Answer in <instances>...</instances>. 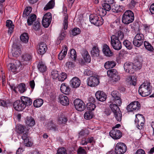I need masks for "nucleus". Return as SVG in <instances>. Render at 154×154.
I'll return each instance as SVG.
<instances>
[{
	"label": "nucleus",
	"mask_w": 154,
	"mask_h": 154,
	"mask_svg": "<svg viewBox=\"0 0 154 154\" xmlns=\"http://www.w3.org/2000/svg\"><path fill=\"white\" fill-rule=\"evenodd\" d=\"M138 92L142 97H145L149 95L152 92L150 83L148 82L143 83L140 86Z\"/></svg>",
	"instance_id": "f257e3e1"
},
{
	"label": "nucleus",
	"mask_w": 154,
	"mask_h": 154,
	"mask_svg": "<svg viewBox=\"0 0 154 154\" xmlns=\"http://www.w3.org/2000/svg\"><path fill=\"white\" fill-rule=\"evenodd\" d=\"M134 19V15L133 13L131 11L128 10L123 14L122 21L123 23L128 25L132 22Z\"/></svg>",
	"instance_id": "f03ea898"
},
{
	"label": "nucleus",
	"mask_w": 154,
	"mask_h": 154,
	"mask_svg": "<svg viewBox=\"0 0 154 154\" xmlns=\"http://www.w3.org/2000/svg\"><path fill=\"white\" fill-rule=\"evenodd\" d=\"M91 23L97 26H101L103 23V20L101 17L95 14H91L89 16Z\"/></svg>",
	"instance_id": "7ed1b4c3"
},
{
	"label": "nucleus",
	"mask_w": 154,
	"mask_h": 154,
	"mask_svg": "<svg viewBox=\"0 0 154 154\" xmlns=\"http://www.w3.org/2000/svg\"><path fill=\"white\" fill-rule=\"evenodd\" d=\"M107 74L113 82H116L120 80V76L116 69H109L107 71Z\"/></svg>",
	"instance_id": "20e7f679"
},
{
	"label": "nucleus",
	"mask_w": 154,
	"mask_h": 154,
	"mask_svg": "<svg viewBox=\"0 0 154 154\" xmlns=\"http://www.w3.org/2000/svg\"><path fill=\"white\" fill-rule=\"evenodd\" d=\"M135 116V124L139 129H141L143 128L145 122V118L142 115L139 114L136 115Z\"/></svg>",
	"instance_id": "39448f33"
},
{
	"label": "nucleus",
	"mask_w": 154,
	"mask_h": 154,
	"mask_svg": "<svg viewBox=\"0 0 154 154\" xmlns=\"http://www.w3.org/2000/svg\"><path fill=\"white\" fill-rule=\"evenodd\" d=\"M127 150L126 145L123 143H118L115 146V152L116 154H123Z\"/></svg>",
	"instance_id": "423d86ee"
},
{
	"label": "nucleus",
	"mask_w": 154,
	"mask_h": 154,
	"mask_svg": "<svg viewBox=\"0 0 154 154\" xmlns=\"http://www.w3.org/2000/svg\"><path fill=\"white\" fill-rule=\"evenodd\" d=\"M52 20L51 14L47 13L44 16L42 21V23L44 27L45 28L48 27L49 26Z\"/></svg>",
	"instance_id": "0eeeda50"
},
{
	"label": "nucleus",
	"mask_w": 154,
	"mask_h": 154,
	"mask_svg": "<svg viewBox=\"0 0 154 154\" xmlns=\"http://www.w3.org/2000/svg\"><path fill=\"white\" fill-rule=\"evenodd\" d=\"M73 103L75 109L79 111H82L85 108V103L79 99L75 100Z\"/></svg>",
	"instance_id": "6e6552de"
},
{
	"label": "nucleus",
	"mask_w": 154,
	"mask_h": 154,
	"mask_svg": "<svg viewBox=\"0 0 154 154\" xmlns=\"http://www.w3.org/2000/svg\"><path fill=\"white\" fill-rule=\"evenodd\" d=\"M111 95L112 97V102L120 106L122 103V101L119 93L116 91H114L111 92Z\"/></svg>",
	"instance_id": "1a4fd4ad"
},
{
	"label": "nucleus",
	"mask_w": 154,
	"mask_h": 154,
	"mask_svg": "<svg viewBox=\"0 0 154 154\" xmlns=\"http://www.w3.org/2000/svg\"><path fill=\"white\" fill-rule=\"evenodd\" d=\"M140 104L137 101H135L131 103L127 107L126 109L128 112L135 110H138L140 107Z\"/></svg>",
	"instance_id": "9d476101"
},
{
	"label": "nucleus",
	"mask_w": 154,
	"mask_h": 154,
	"mask_svg": "<svg viewBox=\"0 0 154 154\" xmlns=\"http://www.w3.org/2000/svg\"><path fill=\"white\" fill-rule=\"evenodd\" d=\"M109 134L110 136L115 140L119 139L122 136V133L119 130L112 128L110 131Z\"/></svg>",
	"instance_id": "9b49d317"
},
{
	"label": "nucleus",
	"mask_w": 154,
	"mask_h": 154,
	"mask_svg": "<svg viewBox=\"0 0 154 154\" xmlns=\"http://www.w3.org/2000/svg\"><path fill=\"white\" fill-rule=\"evenodd\" d=\"M13 106L14 109L18 111L23 110L26 107L24 103H23L21 100H17L14 102Z\"/></svg>",
	"instance_id": "f8f14e48"
},
{
	"label": "nucleus",
	"mask_w": 154,
	"mask_h": 154,
	"mask_svg": "<svg viewBox=\"0 0 154 154\" xmlns=\"http://www.w3.org/2000/svg\"><path fill=\"white\" fill-rule=\"evenodd\" d=\"M99 83V79L95 76H90L87 79V84L90 86L95 87Z\"/></svg>",
	"instance_id": "ddd939ff"
},
{
	"label": "nucleus",
	"mask_w": 154,
	"mask_h": 154,
	"mask_svg": "<svg viewBox=\"0 0 154 154\" xmlns=\"http://www.w3.org/2000/svg\"><path fill=\"white\" fill-rule=\"evenodd\" d=\"M132 63L126 62L124 65V67L125 71L130 74H132L134 72L135 68L134 67Z\"/></svg>",
	"instance_id": "4468645a"
},
{
	"label": "nucleus",
	"mask_w": 154,
	"mask_h": 154,
	"mask_svg": "<svg viewBox=\"0 0 154 154\" xmlns=\"http://www.w3.org/2000/svg\"><path fill=\"white\" fill-rule=\"evenodd\" d=\"M111 43L112 48L115 50H119L122 48V44L120 41L111 37Z\"/></svg>",
	"instance_id": "2eb2a0df"
},
{
	"label": "nucleus",
	"mask_w": 154,
	"mask_h": 154,
	"mask_svg": "<svg viewBox=\"0 0 154 154\" xmlns=\"http://www.w3.org/2000/svg\"><path fill=\"white\" fill-rule=\"evenodd\" d=\"M18 64L15 65V64L12 63H10L7 65V67L9 69L13 72H18L20 70V63L19 61H17Z\"/></svg>",
	"instance_id": "dca6fc26"
},
{
	"label": "nucleus",
	"mask_w": 154,
	"mask_h": 154,
	"mask_svg": "<svg viewBox=\"0 0 154 154\" xmlns=\"http://www.w3.org/2000/svg\"><path fill=\"white\" fill-rule=\"evenodd\" d=\"M48 50L47 45L43 42H41L38 47L37 52L38 54L42 55L45 54Z\"/></svg>",
	"instance_id": "f3484780"
},
{
	"label": "nucleus",
	"mask_w": 154,
	"mask_h": 154,
	"mask_svg": "<svg viewBox=\"0 0 154 154\" xmlns=\"http://www.w3.org/2000/svg\"><path fill=\"white\" fill-rule=\"evenodd\" d=\"M95 96L97 99L99 101L103 102L105 101L106 98V95L103 91H98L95 94Z\"/></svg>",
	"instance_id": "a211bd4d"
},
{
	"label": "nucleus",
	"mask_w": 154,
	"mask_h": 154,
	"mask_svg": "<svg viewBox=\"0 0 154 154\" xmlns=\"http://www.w3.org/2000/svg\"><path fill=\"white\" fill-rule=\"evenodd\" d=\"M60 103L63 105L67 106L69 105V101L68 97L64 95H60L58 97Z\"/></svg>",
	"instance_id": "6ab92c4d"
},
{
	"label": "nucleus",
	"mask_w": 154,
	"mask_h": 154,
	"mask_svg": "<svg viewBox=\"0 0 154 154\" xmlns=\"http://www.w3.org/2000/svg\"><path fill=\"white\" fill-rule=\"evenodd\" d=\"M81 82L79 79L76 77H73L70 82L72 87L73 88H77L80 85Z\"/></svg>",
	"instance_id": "aec40b11"
},
{
	"label": "nucleus",
	"mask_w": 154,
	"mask_h": 154,
	"mask_svg": "<svg viewBox=\"0 0 154 154\" xmlns=\"http://www.w3.org/2000/svg\"><path fill=\"white\" fill-rule=\"evenodd\" d=\"M60 90L63 93L66 95H68L70 92V89L69 86L65 83L61 84Z\"/></svg>",
	"instance_id": "412c9836"
},
{
	"label": "nucleus",
	"mask_w": 154,
	"mask_h": 154,
	"mask_svg": "<svg viewBox=\"0 0 154 154\" xmlns=\"http://www.w3.org/2000/svg\"><path fill=\"white\" fill-rule=\"evenodd\" d=\"M12 88L13 89L14 91L15 92H17L16 90L17 89H18V91L21 93H24L26 91L25 85L23 83L20 84L17 86H13Z\"/></svg>",
	"instance_id": "4be33fe9"
},
{
	"label": "nucleus",
	"mask_w": 154,
	"mask_h": 154,
	"mask_svg": "<svg viewBox=\"0 0 154 154\" xmlns=\"http://www.w3.org/2000/svg\"><path fill=\"white\" fill-rule=\"evenodd\" d=\"M81 54L85 61L90 63L91 61V58L88 51L85 50L83 49L82 51Z\"/></svg>",
	"instance_id": "5701e85b"
},
{
	"label": "nucleus",
	"mask_w": 154,
	"mask_h": 154,
	"mask_svg": "<svg viewBox=\"0 0 154 154\" xmlns=\"http://www.w3.org/2000/svg\"><path fill=\"white\" fill-rule=\"evenodd\" d=\"M20 100L23 102L24 103L25 106H28L31 105L32 103V100L30 98L25 97L22 96L20 98Z\"/></svg>",
	"instance_id": "b1692460"
},
{
	"label": "nucleus",
	"mask_w": 154,
	"mask_h": 154,
	"mask_svg": "<svg viewBox=\"0 0 154 154\" xmlns=\"http://www.w3.org/2000/svg\"><path fill=\"white\" fill-rule=\"evenodd\" d=\"M124 36V35L123 32L119 30L115 35H112L111 37L120 41L123 39Z\"/></svg>",
	"instance_id": "393cba45"
},
{
	"label": "nucleus",
	"mask_w": 154,
	"mask_h": 154,
	"mask_svg": "<svg viewBox=\"0 0 154 154\" xmlns=\"http://www.w3.org/2000/svg\"><path fill=\"white\" fill-rule=\"evenodd\" d=\"M12 50V54L14 57H17L20 54V48L16 45H13Z\"/></svg>",
	"instance_id": "a878e982"
},
{
	"label": "nucleus",
	"mask_w": 154,
	"mask_h": 154,
	"mask_svg": "<svg viewBox=\"0 0 154 154\" xmlns=\"http://www.w3.org/2000/svg\"><path fill=\"white\" fill-rule=\"evenodd\" d=\"M103 51L105 55L108 57H110L112 55V53L111 51L108 46L105 44L103 46Z\"/></svg>",
	"instance_id": "bb28decb"
},
{
	"label": "nucleus",
	"mask_w": 154,
	"mask_h": 154,
	"mask_svg": "<svg viewBox=\"0 0 154 154\" xmlns=\"http://www.w3.org/2000/svg\"><path fill=\"white\" fill-rule=\"evenodd\" d=\"M67 121V117L62 114H60L57 118V122L59 124H65Z\"/></svg>",
	"instance_id": "cd10ccee"
},
{
	"label": "nucleus",
	"mask_w": 154,
	"mask_h": 154,
	"mask_svg": "<svg viewBox=\"0 0 154 154\" xmlns=\"http://www.w3.org/2000/svg\"><path fill=\"white\" fill-rule=\"evenodd\" d=\"M37 67L38 70L41 72H45L47 69V67L44 63L40 61L39 62Z\"/></svg>",
	"instance_id": "c85d7f7f"
},
{
	"label": "nucleus",
	"mask_w": 154,
	"mask_h": 154,
	"mask_svg": "<svg viewBox=\"0 0 154 154\" xmlns=\"http://www.w3.org/2000/svg\"><path fill=\"white\" fill-rule=\"evenodd\" d=\"M25 122L26 124L29 126H32L35 123L34 119L31 116H27L26 118Z\"/></svg>",
	"instance_id": "c756f323"
},
{
	"label": "nucleus",
	"mask_w": 154,
	"mask_h": 154,
	"mask_svg": "<svg viewBox=\"0 0 154 154\" xmlns=\"http://www.w3.org/2000/svg\"><path fill=\"white\" fill-rule=\"evenodd\" d=\"M122 6H120L115 4L113 5H112V9L111 11L113 12L118 13L122 11Z\"/></svg>",
	"instance_id": "7c9ffc66"
},
{
	"label": "nucleus",
	"mask_w": 154,
	"mask_h": 154,
	"mask_svg": "<svg viewBox=\"0 0 154 154\" xmlns=\"http://www.w3.org/2000/svg\"><path fill=\"white\" fill-rule=\"evenodd\" d=\"M116 65V62L114 61H109L106 62L104 64V67L106 69L112 68Z\"/></svg>",
	"instance_id": "2f4dec72"
},
{
	"label": "nucleus",
	"mask_w": 154,
	"mask_h": 154,
	"mask_svg": "<svg viewBox=\"0 0 154 154\" xmlns=\"http://www.w3.org/2000/svg\"><path fill=\"white\" fill-rule=\"evenodd\" d=\"M6 26L9 28L8 32L11 34L14 28V25L13 24L12 21L10 20H8L6 21Z\"/></svg>",
	"instance_id": "473e14b6"
},
{
	"label": "nucleus",
	"mask_w": 154,
	"mask_h": 154,
	"mask_svg": "<svg viewBox=\"0 0 154 154\" xmlns=\"http://www.w3.org/2000/svg\"><path fill=\"white\" fill-rule=\"evenodd\" d=\"M36 18V15L35 14L30 15L27 19V23L29 26L31 25L35 20Z\"/></svg>",
	"instance_id": "72a5a7b5"
},
{
	"label": "nucleus",
	"mask_w": 154,
	"mask_h": 154,
	"mask_svg": "<svg viewBox=\"0 0 154 154\" xmlns=\"http://www.w3.org/2000/svg\"><path fill=\"white\" fill-rule=\"evenodd\" d=\"M20 38L21 41L23 42L26 43L28 42L29 37L27 33H23L21 35Z\"/></svg>",
	"instance_id": "f704fd0d"
},
{
	"label": "nucleus",
	"mask_w": 154,
	"mask_h": 154,
	"mask_svg": "<svg viewBox=\"0 0 154 154\" xmlns=\"http://www.w3.org/2000/svg\"><path fill=\"white\" fill-rule=\"evenodd\" d=\"M16 128L17 132L20 134H22L24 133L27 131L26 130L27 129H26V127L21 125H18Z\"/></svg>",
	"instance_id": "c9c22d12"
},
{
	"label": "nucleus",
	"mask_w": 154,
	"mask_h": 154,
	"mask_svg": "<svg viewBox=\"0 0 154 154\" xmlns=\"http://www.w3.org/2000/svg\"><path fill=\"white\" fill-rule=\"evenodd\" d=\"M118 106H119L118 104L115 103L110 104L109 107L114 113H115L117 112L120 111Z\"/></svg>",
	"instance_id": "e433bc0d"
},
{
	"label": "nucleus",
	"mask_w": 154,
	"mask_h": 154,
	"mask_svg": "<svg viewBox=\"0 0 154 154\" xmlns=\"http://www.w3.org/2000/svg\"><path fill=\"white\" fill-rule=\"evenodd\" d=\"M55 5L54 0H51L44 8V10L46 11L52 8Z\"/></svg>",
	"instance_id": "4c0bfd02"
},
{
	"label": "nucleus",
	"mask_w": 154,
	"mask_h": 154,
	"mask_svg": "<svg viewBox=\"0 0 154 154\" xmlns=\"http://www.w3.org/2000/svg\"><path fill=\"white\" fill-rule=\"evenodd\" d=\"M48 129L50 130L56 131L58 130V126L55 124L52 121H50L49 122Z\"/></svg>",
	"instance_id": "58836bf2"
},
{
	"label": "nucleus",
	"mask_w": 154,
	"mask_h": 154,
	"mask_svg": "<svg viewBox=\"0 0 154 154\" xmlns=\"http://www.w3.org/2000/svg\"><path fill=\"white\" fill-rule=\"evenodd\" d=\"M43 101L41 99H38L35 100L33 103L34 106L36 107H40L43 104Z\"/></svg>",
	"instance_id": "ea45409f"
},
{
	"label": "nucleus",
	"mask_w": 154,
	"mask_h": 154,
	"mask_svg": "<svg viewBox=\"0 0 154 154\" xmlns=\"http://www.w3.org/2000/svg\"><path fill=\"white\" fill-rule=\"evenodd\" d=\"M91 54L94 57H98L100 54L99 50L97 47L94 46L91 50Z\"/></svg>",
	"instance_id": "a19ab883"
},
{
	"label": "nucleus",
	"mask_w": 154,
	"mask_h": 154,
	"mask_svg": "<svg viewBox=\"0 0 154 154\" xmlns=\"http://www.w3.org/2000/svg\"><path fill=\"white\" fill-rule=\"evenodd\" d=\"M144 45L145 48L148 51H153L154 50L153 46L148 42L145 41L144 42Z\"/></svg>",
	"instance_id": "79ce46f5"
},
{
	"label": "nucleus",
	"mask_w": 154,
	"mask_h": 154,
	"mask_svg": "<svg viewBox=\"0 0 154 154\" xmlns=\"http://www.w3.org/2000/svg\"><path fill=\"white\" fill-rule=\"evenodd\" d=\"M144 41L134 38L133 43L134 45L137 47H140L143 44Z\"/></svg>",
	"instance_id": "37998d69"
},
{
	"label": "nucleus",
	"mask_w": 154,
	"mask_h": 154,
	"mask_svg": "<svg viewBox=\"0 0 154 154\" xmlns=\"http://www.w3.org/2000/svg\"><path fill=\"white\" fill-rule=\"evenodd\" d=\"M94 115L90 111L86 112L84 114V117L85 119L89 120L93 117Z\"/></svg>",
	"instance_id": "c03bdc74"
},
{
	"label": "nucleus",
	"mask_w": 154,
	"mask_h": 154,
	"mask_svg": "<svg viewBox=\"0 0 154 154\" xmlns=\"http://www.w3.org/2000/svg\"><path fill=\"white\" fill-rule=\"evenodd\" d=\"M69 55L74 60H76L77 55L76 51L74 49H72L70 50Z\"/></svg>",
	"instance_id": "a18cd8bd"
},
{
	"label": "nucleus",
	"mask_w": 154,
	"mask_h": 154,
	"mask_svg": "<svg viewBox=\"0 0 154 154\" xmlns=\"http://www.w3.org/2000/svg\"><path fill=\"white\" fill-rule=\"evenodd\" d=\"M22 58L24 62H27L31 60L32 57L30 54H26L23 55Z\"/></svg>",
	"instance_id": "49530a36"
},
{
	"label": "nucleus",
	"mask_w": 154,
	"mask_h": 154,
	"mask_svg": "<svg viewBox=\"0 0 154 154\" xmlns=\"http://www.w3.org/2000/svg\"><path fill=\"white\" fill-rule=\"evenodd\" d=\"M87 107L89 111L91 112L94 110L96 107V106L92 103H89L87 104Z\"/></svg>",
	"instance_id": "de8ad7c7"
},
{
	"label": "nucleus",
	"mask_w": 154,
	"mask_h": 154,
	"mask_svg": "<svg viewBox=\"0 0 154 154\" xmlns=\"http://www.w3.org/2000/svg\"><path fill=\"white\" fill-rule=\"evenodd\" d=\"M32 8L28 7L26 8L23 12V17H26L28 16L32 11Z\"/></svg>",
	"instance_id": "09e8293b"
},
{
	"label": "nucleus",
	"mask_w": 154,
	"mask_h": 154,
	"mask_svg": "<svg viewBox=\"0 0 154 154\" xmlns=\"http://www.w3.org/2000/svg\"><path fill=\"white\" fill-rule=\"evenodd\" d=\"M67 78V75L65 72H62L59 76L58 79L60 81H64Z\"/></svg>",
	"instance_id": "8fccbe9b"
},
{
	"label": "nucleus",
	"mask_w": 154,
	"mask_h": 154,
	"mask_svg": "<svg viewBox=\"0 0 154 154\" xmlns=\"http://www.w3.org/2000/svg\"><path fill=\"white\" fill-rule=\"evenodd\" d=\"M103 8L106 11V12L107 11H111L112 9L111 5L108 4L104 3L103 5Z\"/></svg>",
	"instance_id": "3c124183"
},
{
	"label": "nucleus",
	"mask_w": 154,
	"mask_h": 154,
	"mask_svg": "<svg viewBox=\"0 0 154 154\" xmlns=\"http://www.w3.org/2000/svg\"><path fill=\"white\" fill-rule=\"evenodd\" d=\"M115 115V118L118 121L120 122L121 121L122 118V113L120 111L117 112L115 113H114Z\"/></svg>",
	"instance_id": "603ef678"
},
{
	"label": "nucleus",
	"mask_w": 154,
	"mask_h": 154,
	"mask_svg": "<svg viewBox=\"0 0 154 154\" xmlns=\"http://www.w3.org/2000/svg\"><path fill=\"white\" fill-rule=\"evenodd\" d=\"M97 13L101 17V16H105L107 12H106V11L104 10V9L103 8H100L99 9H97Z\"/></svg>",
	"instance_id": "864d4df0"
},
{
	"label": "nucleus",
	"mask_w": 154,
	"mask_h": 154,
	"mask_svg": "<svg viewBox=\"0 0 154 154\" xmlns=\"http://www.w3.org/2000/svg\"><path fill=\"white\" fill-rule=\"evenodd\" d=\"M144 30L146 32H151L152 30V28L150 25L148 24H144L143 25Z\"/></svg>",
	"instance_id": "5fc2aeb1"
},
{
	"label": "nucleus",
	"mask_w": 154,
	"mask_h": 154,
	"mask_svg": "<svg viewBox=\"0 0 154 154\" xmlns=\"http://www.w3.org/2000/svg\"><path fill=\"white\" fill-rule=\"evenodd\" d=\"M124 45L128 49H131L132 48V45L130 42L128 40H126L124 41Z\"/></svg>",
	"instance_id": "6e6d98bb"
},
{
	"label": "nucleus",
	"mask_w": 154,
	"mask_h": 154,
	"mask_svg": "<svg viewBox=\"0 0 154 154\" xmlns=\"http://www.w3.org/2000/svg\"><path fill=\"white\" fill-rule=\"evenodd\" d=\"M65 35L66 34L64 32L61 33L57 38V44H59L61 43V41L64 39Z\"/></svg>",
	"instance_id": "4d7b16f0"
},
{
	"label": "nucleus",
	"mask_w": 154,
	"mask_h": 154,
	"mask_svg": "<svg viewBox=\"0 0 154 154\" xmlns=\"http://www.w3.org/2000/svg\"><path fill=\"white\" fill-rule=\"evenodd\" d=\"M81 32L80 29L78 28H75L72 30V34L73 36H75L80 34Z\"/></svg>",
	"instance_id": "13d9d810"
},
{
	"label": "nucleus",
	"mask_w": 154,
	"mask_h": 154,
	"mask_svg": "<svg viewBox=\"0 0 154 154\" xmlns=\"http://www.w3.org/2000/svg\"><path fill=\"white\" fill-rule=\"evenodd\" d=\"M68 16L66 15L64 17L63 23V28L64 30H66L68 27Z\"/></svg>",
	"instance_id": "bf43d9fd"
},
{
	"label": "nucleus",
	"mask_w": 154,
	"mask_h": 154,
	"mask_svg": "<svg viewBox=\"0 0 154 154\" xmlns=\"http://www.w3.org/2000/svg\"><path fill=\"white\" fill-rule=\"evenodd\" d=\"M56 154H67L66 149L62 147L59 148Z\"/></svg>",
	"instance_id": "052dcab7"
},
{
	"label": "nucleus",
	"mask_w": 154,
	"mask_h": 154,
	"mask_svg": "<svg viewBox=\"0 0 154 154\" xmlns=\"http://www.w3.org/2000/svg\"><path fill=\"white\" fill-rule=\"evenodd\" d=\"M134 38L143 41H144V35L141 33L137 34Z\"/></svg>",
	"instance_id": "680f3d73"
},
{
	"label": "nucleus",
	"mask_w": 154,
	"mask_h": 154,
	"mask_svg": "<svg viewBox=\"0 0 154 154\" xmlns=\"http://www.w3.org/2000/svg\"><path fill=\"white\" fill-rule=\"evenodd\" d=\"M58 72L56 70H53L51 72V75L54 79H56L58 78L59 75Z\"/></svg>",
	"instance_id": "e2e57ef3"
},
{
	"label": "nucleus",
	"mask_w": 154,
	"mask_h": 154,
	"mask_svg": "<svg viewBox=\"0 0 154 154\" xmlns=\"http://www.w3.org/2000/svg\"><path fill=\"white\" fill-rule=\"evenodd\" d=\"M33 29L36 31L40 29V23L38 21H36L35 22L34 25L33 26Z\"/></svg>",
	"instance_id": "0e129e2a"
},
{
	"label": "nucleus",
	"mask_w": 154,
	"mask_h": 154,
	"mask_svg": "<svg viewBox=\"0 0 154 154\" xmlns=\"http://www.w3.org/2000/svg\"><path fill=\"white\" fill-rule=\"evenodd\" d=\"M78 154H86V152L85 150L82 148V147H79L77 151Z\"/></svg>",
	"instance_id": "69168bd1"
},
{
	"label": "nucleus",
	"mask_w": 154,
	"mask_h": 154,
	"mask_svg": "<svg viewBox=\"0 0 154 154\" xmlns=\"http://www.w3.org/2000/svg\"><path fill=\"white\" fill-rule=\"evenodd\" d=\"M26 131L24 132V133H23V134L21 136V137L22 139L23 140H25L26 139L28 138L29 137L28 136V131H29V129H27L26 130Z\"/></svg>",
	"instance_id": "338daca9"
},
{
	"label": "nucleus",
	"mask_w": 154,
	"mask_h": 154,
	"mask_svg": "<svg viewBox=\"0 0 154 154\" xmlns=\"http://www.w3.org/2000/svg\"><path fill=\"white\" fill-rule=\"evenodd\" d=\"M24 143L26 146H30L32 145V143L29 141V139L27 138L23 140Z\"/></svg>",
	"instance_id": "774afa93"
}]
</instances>
